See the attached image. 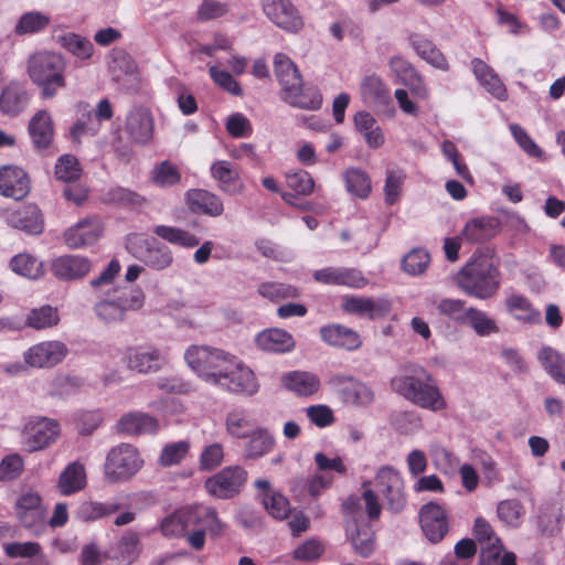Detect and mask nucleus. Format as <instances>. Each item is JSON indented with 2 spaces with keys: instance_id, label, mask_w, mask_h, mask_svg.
<instances>
[{
  "instance_id": "nucleus-6",
  "label": "nucleus",
  "mask_w": 565,
  "mask_h": 565,
  "mask_svg": "<svg viewBox=\"0 0 565 565\" xmlns=\"http://www.w3.org/2000/svg\"><path fill=\"white\" fill-rule=\"evenodd\" d=\"M127 250L154 270H164L173 263L171 249L154 238L132 235L127 241Z\"/></svg>"
},
{
  "instance_id": "nucleus-11",
  "label": "nucleus",
  "mask_w": 565,
  "mask_h": 565,
  "mask_svg": "<svg viewBox=\"0 0 565 565\" xmlns=\"http://www.w3.org/2000/svg\"><path fill=\"white\" fill-rule=\"evenodd\" d=\"M375 480V486L386 500L387 508L395 513L401 512L406 503L401 473L391 466H383L377 470Z\"/></svg>"
},
{
  "instance_id": "nucleus-36",
  "label": "nucleus",
  "mask_w": 565,
  "mask_h": 565,
  "mask_svg": "<svg viewBox=\"0 0 565 565\" xmlns=\"http://www.w3.org/2000/svg\"><path fill=\"white\" fill-rule=\"evenodd\" d=\"M29 134L35 148L44 149L53 140V122L46 110H39L29 122Z\"/></svg>"
},
{
  "instance_id": "nucleus-20",
  "label": "nucleus",
  "mask_w": 565,
  "mask_h": 565,
  "mask_svg": "<svg viewBox=\"0 0 565 565\" xmlns=\"http://www.w3.org/2000/svg\"><path fill=\"white\" fill-rule=\"evenodd\" d=\"M111 79L122 90H134L139 84V73L135 61L124 51L115 52L109 64Z\"/></svg>"
},
{
  "instance_id": "nucleus-23",
  "label": "nucleus",
  "mask_w": 565,
  "mask_h": 565,
  "mask_svg": "<svg viewBox=\"0 0 565 565\" xmlns=\"http://www.w3.org/2000/svg\"><path fill=\"white\" fill-rule=\"evenodd\" d=\"M7 222L10 226L31 235H39L43 231V217L35 204H28L9 212Z\"/></svg>"
},
{
  "instance_id": "nucleus-49",
  "label": "nucleus",
  "mask_w": 565,
  "mask_h": 565,
  "mask_svg": "<svg viewBox=\"0 0 565 565\" xmlns=\"http://www.w3.org/2000/svg\"><path fill=\"white\" fill-rule=\"evenodd\" d=\"M10 267L18 275L30 279H38L44 274L42 263L26 253L15 255L10 262Z\"/></svg>"
},
{
  "instance_id": "nucleus-50",
  "label": "nucleus",
  "mask_w": 565,
  "mask_h": 565,
  "mask_svg": "<svg viewBox=\"0 0 565 565\" xmlns=\"http://www.w3.org/2000/svg\"><path fill=\"white\" fill-rule=\"evenodd\" d=\"M462 323L469 324L480 337H487L499 331L493 319H491L484 311L473 307L467 309V315Z\"/></svg>"
},
{
  "instance_id": "nucleus-60",
  "label": "nucleus",
  "mask_w": 565,
  "mask_h": 565,
  "mask_svg": "<svg viewBox=\"0 0 565 565\" xmlns=\"http://www.w3.org/2000/svg\"><path fill=\"white\" fill-rule=\"evenodd\" d=\"M430 263L429 254L423 248H414L402 259L403 270L411 276H419Z\"/></svg>"
},
{
  "instance_id": "nucleus-33",
  "label": "nucleus",
  "mask_w": 565,
  "mask_h": 565,
  "mask_svg": "<svg viewBox=\"0 0 565 565\" xmlns=\"http://www.w3.org/2000/svg\"><path fill=\"white\" fill-rule=\"evenodd\" d=\"M29 104V94L26 88L20 83H10L0 94V111L17 116Z\"/></svg>"
},
{
  "instance_id": "nucleus-59",
  "label": "nucleus",
  "mask_w": 565,
  "mask_h": 565,
  "mask_svg": "<svg viewBox=\"0 0 565 565\" xmlns=\"http://www.w3.org/2000/svg\"><path fill=\"white\" fill-rule=\"evenodd\" d=\"M105 201L121 206H141L146 199L139 193L122 186H113L105 193Z\"/></svg>"
},
{
  "instance_id": "nucleus-7",
  "label": "nucleus",
  "mask_w": 565,
  "mask_h": 565,
  "mask_svg": "<svg viewBox=\"0 0 565 565\" xmlns=\"http://www.w3.org/2000/svg\"><path fill=\"white\" fill-rule=\"evenodd\" d=\"M282 90V99L292 107L317 110L321 107L322 96L316 87L303 88L298 68L277 77Z\"/></svg>"
},
{
  "instance_id": "nucleus-45",
  "label": "nucleus",
  "mask_w": 565,
  "mask_h": 565,
  "mask_svg": "<svg viewBox=\"0 0 565 565\" xmlns=\"http://www.w3.org/2000/svg\"><path fill=\"white\" fill-rule=\"evenodd\" d=\"M497 515L505 526L518 529L523 523L525 509L519 500L507 499L498 503Z\"/></svg>"
},
{
  "instance_id": "nucleus-1",
  "label": "nucleus",
  "mask_w": 565,
  "mask_h": 565,
  "mask_svg": "<svg viewBox=\"0 0 565 565\" xmlns=\"http://www.w3.org/2000/svg\"><path fill=\"white\" fill-rule=\"evenodd\" d=\"M391 387L396 394L420 408L439 412L447 407L436 380L419 365L404 367L391 380Z\"/></svg>"
},
{
  "instance_id": "nucleus-21",
  "label": "nucleus",
  "mask_w": 565,
  "mask_h": 565,
  "mask_svg": "<svg viewBox=\"0 0 565 565\" xmlns=\"http://www.w3.org/2000/svg\"><path fill=\"white\" fill-rule=\"evenodd\" d=\"M316 281L327 285L345 286L349 288H363L367 279L355 268L326 267L313 273Z\"/></svg>"
},
{
  "instance_id": "nucleus-22",
  "label": "nucleus",
  "mask_w": 565,
  "mask_h": 565,
  "mask_svg": "<svg viewBox=\"0 0 565 565\" xmlns=\"http://www.w3.org/2000/svg\"><path fill=\"white\" fill-rule=\"evenodd\" d=\"M30 191V181L26 173L17 166L0 168V193L3 196L21 200Z\"/></svg>"
},
{
  "instance_id": "nucleus-27",
  "label": "nucleus",
  "mask_w": 565,
  "mask_h": 565,
  "mask_svg": "<svg viewBox=\"0 0 565 565\" xmlns=\"http://www.w3.org/2000/svg\"><path fill=\"white\" fill-rule=\"evenodd\" d=\"M342 307L349 313L364 316L371 319L386 315L391 308L387 300L358 296L343 298Z\"/></svg>"
},
{
  "instance_id": "nucleus-24",
  "label": "nucleus",
  "mask_w": 565,
  "mask_h": 565,
  "mask_svg": "<svg viewBox=\"0 0 565 565\" xmlns=\"http://www.w3.org/2000/svg\"><path fill=\"white\" fill-rule=\"evenodd\" d=\"M92 268L88 258L81 255H65L53 260L54 276L63 280H75L86 276Z\"/></svg>"
},
{
  "instance_id": "nucleus-34",
  "label": "nucleus",
  "mask_w": 565,
  "mask_h": 565,
  "mask_svg": "<svg viewBox=\"0 0 565 565\" xmlns=\"http://www.w3.org/2000/svg\"><path fill=\"white\" fill-rule=\"evenodd\" d=\"M255 342L260 350L275 353L288 352L295 347L291 334L277 328L259 332Z\"/></svg>"
},
{
  "instance_id": "nucleus-30",
  "label": "nucleus",
  "mask_w": 565,
  "mask_h": 565,
  "mask_svg": "<svg viewBox=\"0 0 565 565\" xmlns=\"http://www.w3.org/2000/svg\"><path fill=\"white\" fill-rule=\"evenodd\" d=\"M158 427V420L142 412L127 413L116 424L117 431L126 435L152 434Z\"/></svg>"
},
{
  "instance_id": "nucleus-38",
  "label": "nucleus",
  "mask_w": 565,
  "mask_h": 565,
  "mask_svg": "<svg viewBox=\"0 0 565 565\" xmlns=\"http://www.w3.org/2000/svg\"><path fill=\"white\" fill-rule=\"evenodd\" d=\"M537 361L552 380L565 385V356L561 352L550 345H543L537 352Z\"/></svg>"
},
{
  "instance_id": "nucleus-43",
  "label": "nucleus",
  "mask_w": 565,
  "mask_h": 565,
  "mask_svg": "<svg viewBox=\"0 0 565 565\" xmlns=\"http://www.w3.org/2000/svg\"><path fill=\"white\" fill-rule=\"evenodd\" d=\"M249 440L244 446V457L257 459L271 451L275 439L267 429L258 428L248 435Z\"/></svg>"
},
{
  "instance_id": "nucleus-57",
  "label": "nucleus",
  "mask_w": 565,
  "mask_h": 565,
  "mask_svg": "<svg viewBox=\"0 0 565 565\" xmlns=\"http://www.w3.org/2000/svg\"><path fill=\"white\" fill-rule=\"evenodd\" d=\"M481 565H516L513 553L502 554V544L499 539L493 544L486 545L481 550Z\"/></svg>"
},
{
  "instance_id": "nucleus-18",
  "label": "nucleus",
  "mask_w": 565,
  "mask_h": 565,
  "mask_svg": "<svg viewBox=\"0 0 565 565\" xmlns=\"http://www.w3.org/2000/svg\"><path fill=\"white\" fill-rule=\"evenodd\" d=\"M419 521L425 536L433 543L440 542L448 533V516L437 503L430 502L422 507Z\"/></svg>"
},
{
  "instance_id": "nucleus-42",
  "label": "nucleus",
  "mask_w": 565,
  "mask_h": 565,
  "mask_svg": "<svg viewBox=\"0 0 565 565\" xmlns=\"http://www.w3.org/2000/svg\"><path fill=\"white\" fill-rule=\"evenodd\" d=\"M56 43L78 60H87L94 53L90 40L74 32L57 35Z\"/></svg>"
},
{
  "instance_id": "nucleus-15",
  "label": "nucleus",
  "mask_w": 565,
  "mask_h": 565,
  "mask_svg": "<svg viewBox=\"0 0 565 565\" xmlns=\"http://www.w3.org/2000/svg\"><path fill=\"white\" fill-rule=\"evenodd\" d=\"M265 15L278 28L287 32H298L303 20L290 0H263Z\"/></svg>"
},
{
  "instance_id": "nucleus-46",
  "label": "nucleus",
  "mask_w": 565,
  "mask_h": 565,
  "mask_svg": "<svg viewBox=\"0 0 565 565\" xmlns=\"http://www.w3.org/2000/svg\"><path fill=\"white\" fill-rule=\"evenodd\" d=\"M119 509L118 503L84 501L78 505L75 516L83 522H92L116 513Z\"/></svg>"
},
{
  "instance_id": "nucleus-2",
  "label": "nucleus",
  "mask_w": 565,
  "mask_h": 565,
  "mask_svg": "<svg viewBox=\"0 0 565 565\" xmlns=\"http://www.w3.org/2000/svg\"><path fill=\"white\" fill-rule=\"evenodd\" d=\"M457 286L470 297L487 300L497 295L501 285L498 262L489 250H477L456 277Z\"/></svg>"
},
{
  "instance_id": "nucleus-41",
  "label": "nucleus",
  "mask_w": 565,
  "mask_h": 565,
  "mask_svg": "<svg viewBox=\"0 0 565 565\" xmlns=\"http://www.w3.org/2000/svg\"><path fill=\"white\" fill-rule=\"evenodd\" d=\"M505 307L509 313L522 323L536 324L541 322L540 311L534 309L524 296L511 295L505 301Z\"/></svg>"
},
{
  "instance_id": "nucleus-44",
  "label": "nucleus",
  "mask_w": 565,
  "mask_h": 565,
  "mask_svg": "<svg viewBox=\"0 0 565 565\" xmlns=\"http://www.w3.org/2000/svg\"><path fill=\"white\" fill-rule=\"evenodd\" d=\"M153 233L170 244L184 248H192L200 244V238L198 236L179 227L157 225L153 228Z\"/></svg>"
},
{
  "instance_id": "nucleus-58",
  "label": "nucleus",
  "mask_w": 565,
  "mask_h": 565,
  "mask_svg": "<svg viewBox=\"0 0 565 565\" xmlns=\"http://www.w3.org/2000/svg\"><path fill=\"white\" fill-rule=\"evenodd\" d=\"M258 294L271 301H280L288 298L299 297V290L295 286L277 281L260 284L258 287Z\"/></svg>"
},
{
  "instance_id": "nucleus-35",
  "label": "nucleus",
  "mask_w": 565,
  "mask_h": 565,
  "mask_svg": "<svg viewBox=\"0 0 565 565\" xmlns=\"http://www.w3.org/2000/svg\"><path fill=\"white\" fill-rule=\"evenodd\" d=\"M86 471L83 463L74 461L68 463L61 472L57 480V489L63 495L79 492L86 487Z\"/></svg>"
},
{
  "instance_id": "nucleus-12",
  "label": "nucleus",
  "mask_w": 565,
  "mask_h": 565,
  "mask_svg": "<svg viewBox=\"0 0 565 565\" xmlns=\"http://www.w3.org/2000/svg\"><path fill=\"white\" fill-rule=\"evenodd\" d=\"M15 515L20 523L39 534L45 527V509L39 493L26 491L15 501Z\"/></svg>"
},
{
  "instance_id": "nucleus-55",
  "label": "nucleus",
  "mask_w": 565,
  "mask_h": 565,
  "mask_svg": "<svg viewBox=\"0 0 565 565\" xmlns=\"http://www.w3.org/2000/svg\"><path fill=\"white\" fill-rule=\"evenodd\" d=\"M539 527L544 534L554 535L561 531L564 520L563 511L556 505H544L539 513Z\"/></svg>"
},
{
  "instance_id": "nucleus-52",
  "label": "nucleus",
  "mask_w": 565,
  "mask_h": 565,
  "mask_svg": "<svg viewBox=\"0 0 565 565\" xmlns=\"http://www.w3.org/2000/svg\"><path fill=\"white\" fill-rule=\"evenodd\" d=\"M140 548L139 534L134 531H128L118 542L116 558L119 561L120 565H129L138 557Z\"/></svg>"
},
{
  "instance_id": "nucleus-9",
  "label": "nucleus",
  "mask_w": 565,
  "mask_h": 565,
  "mask_svg": "<svg viewBox=\"0 0 565 565\" xmlns=\"http://www.w3.org/2000/svg\"><path fill=\"white\" fill-rule=\"evenodd\" d=\"M231 366L226 367L224 376L220 377L217 385L231 393L253 396L259 390V384L254 372L235 355L232 358Z\"/></svg>"
},
{
  "instance_id": "nucleus-40",
  "label": "nucleus",
  "mask_w": 565,
  "mask_h": 565,
  "mask_svg": "<svg viewBox=\"0 0 565 565\" xmlns=\"http://www.w3.org/2000/svg\"><path fill=\"white\" fill-rule=\"evenodd\" d=\"M51 23L49 14L42 11H28L20 15L13 28L15 35H33L41 33L47 29Z\"/></svg>"
},
{
  "instance_id": "nucleus-10",
  "label": "nucleus",
  "mask_w": 565,
  "mask_h": 565,
  "mask_svg": "<svg viewBox=\"0 0 565 565\" xmlns=\"http://www.w3.org/2000/svg\"><path fill=\"white\" fill-rule=\"evenodd\" d=\"M247 472L239 466H231L205 481L207 492L218 499H230L239 493L246 482Z\"/></svg>"
},
{
  "instance_id": "nucleus-51",
  "label": "nucleus",
  "mask_w": 565,
  "mask_h": 565,
  "mask_svg": "<svg viewBox=\"0 0 565 565\" xmlns=\"http://www.w3.org/2000/svg\"><path fill=\"white\" fill-rule=\"evenodd\" d=\"M252 424L248 412L244 408H234L226 414L225 429L235 438H247Z\"/></svg>"
},
{
  "instance_id": "nucleus-14",
  "label": "nucleus",
  "mask_w": 565,
  "mask_h": 565,
  "mask_svg": "<svg viewBox=\"0 0 565 565\" xmlns=\"http://www.w3.org/2000/svg\"><path fill=\"white\" fill-rule=\"evenodd\" d=\"M68 353L67 347L56 340L43 341L30 347L23 354L26 365L36 369H49L61 363Z\"/></svg>"
},
{
  "instance_id": "nucleus-53",
  "label": "nucleus",
  "mask_w": 565,
  "mask_h": 565,
  "mask_svg": "<svg viewBox=\"0 0 565 565\" xmlns=\"http://www.w3.org/2000/svg\"><path fill=\"white\" fill-rule=\"evenodd\" d=\"M60 321L56 308L42 306L33 309L26 317L25 324L35 330H42L55 327Z\"/></svg>"
},
{
  "instance_id": "nucleus-64",
  "label": "nucleus",
  "mask_w": 565,
  "mask_h": 565,
  "mask_svg": "<svg viewBox=\"0 0 565 565\" xmlns=\"http://www.w3.org/2000/svg\"><path fill=\"white\" fill-rule=\"evenodd\" d=\"M286 182L288 188L299 195H309L315 189V181L312 177L305 170L287 172Z\"/></svg>"
},
{
  "instance_id": "nucleus-48",
  "label": "nucleus",
  "mask_w": 565,
  "mask_h": 565,
  "mask_svg": "<svg viewBox=\"0 0 565 565\" xmlns=\"http://www.w3.org/2000/svg\"><path fill=\"white\" fill-rule=\"evenodd\" d=\"M343 180L345 182L347 190L360 198L365 199L371 193V180L366 172L356 169L350 168L343 172Z\"/></svg>"
},
{
  "instance_id": "nucleus-54",
  "label": "nucleus",
  "mask_w": 565,
  "mask_h": 565,
  "mask_svg": "<svg viewBox=\"0 0 565 565\" xmlns=\"http://www.w3.org/2000/svg\"><path fill=\"white\" fill-rule=\"evenodd\" d=\"M181 180V172L175 164L164 160L151 170V181L160 188H170Z\"/></svg>"
},
{
  "instance_id": "nucleus-62",
  "label": "nucleus",
  "mask_w": 565,
  "mask_h": 565,
  "mask_svg": "<svg viewBox=\"0 0 565 565\" xmlns=\"http://www.w3.org/2000/svg\"><path fill=\"white\" fill-rule=\"evenodd\" d=\"M262 502L268 513L275 519L284 520L290 513L288 499L279 492L264 493Z\"/></svg>"
},
{
  "instance_id": "nucleus-29",
  "label": "nucleus",
  "mask_w": 565,
  "mask_h": 565,
  "mask_svg": "<svg viewBox=\"0 0 565 565\" xmlns=\"http://www.w3.org/2000/svg\"><path fill=\"white\" fill-rule=\"evenodd\" d=\"M320 335L327 344L349 351L356 350L362 345L360 334L341 324L322 327Z\"/></svg>"
},
{
  "instance_id": "nucleus-8",
  "label": "nucleus",
  "mask_w": 565,
  "mask_h": 565,
  "mask_svg": "<svg viewBox=\"0 0 565 565\" xmlns=\"http://www.w3.org/2000/svg\"><path fill=\"white\" fill-rule=\"evenodd\" d=\"M61 434L57 420L47 417L30 418L23 426V445L29 452H34L55 443Z\"/></svg>"
},
{
  "instance_id": "nucleus-19",
  "label": "nucleus",
  "mask_w": 565,
  "mask_h": 565,
  "mask_svg": "<svg viewBox=\"0 0 565 565\" xmlns=\"http://www.w3.org/2000/svg\"><path fill=\"white\" fill-rule=\"evenodd\" d=\"M103 234V223L98 217H87L64 233L65 244L70 248H82L96 243Z\"/></svg>"
},
{
  "instance_id": "nucleus-13",
  "label": "nucleus",
  "mask_w": 565,
  "mask_h": 565,
  "mask_svg": "<svg viewBox=\"0 0 565 565\" xmlns=\"http://www.w3.org/2000/svg\"><path fill=\"white\" fill-rule=\"evenodd\" d=\"M122 362L127 370L138 374L158 372L164 359L160 350L152 345H136L126 349Z\"/></svg>"
},
{
  "instance_id": "nucleus-32",
  "label": "nucleus",
  "mask_w": 565,
  "mask_h": 565,
  "mask_svg": "<svg viewBox=\"0 0 565 565\" xmlns=\"http://www.w3.org/2000/svg\"><path fill=\"white\" fill-rule=\"evenodd\" d=\"M282 385L297 395L310 396L316 394L321 386L319 377L307 371H291L282 375Z\"/></svg>"
},
{
  "instance_id": "nucleus-17",
  "label": "nucleus",
  "mask_w": 565,
  "mask_h": 565,
  "mask_svg": "<svg viewBox=\"0 0 565 565\" xmlns=\"http://www.w3.org/2000/svg\"><path fill=\"white\" fill-rule=\"evenodd\" d=\"M329 383L338 390L342 399L348 404L366 406L374 399L371 387L351 376L335 374L330 377Z\"/></svg>"
},
{
  "instance_id": "nucleus-4",
  "label": "nucleus",
  "mask_w": 565,
  "mask_h": 565,
  "mask_svg": "<svg viewBox=\"0 0 565 565\" xmlns=\"http://www.w3.org/2000/svg\"><path fill=\"white\" fill-rule=\"evenodd\" d=\"M234 355L209 345H190L184 352L189 367L202 380L215 384L224 376Z\"/></svg>"
},
{
  "instance_id": "nucleus-47",
  "label": "nucleus",
  "mask_w": 565,
  "mask_h": 565,
  "mask_svg": "<svg viewBox=\"0 0 565 565\" xmlns=\"http://www.w3.org/2000/svg\"><path fill=\"white\" fill-rule=\"evenodd\" d=\"M361 94L366 103L383 104L390 100V92L376 75L365 76L361 83Z\"/></svg>"
},
{
  "instance_id": "nucleus-28",
  "label": "nucleus",
  "mask_w": 565,
  "mask_h": 565,
  "mask_svg": "<svg viewBox=\"0 0 565 565\" xmlns=\"http://www.w3.org/2000/svg\"><path fill=\"white\" fill-rule=\"evenodd\" d=\"M211 175L218 182V188L230 195L241 194L244 190V183L239 178V172L226 160L215 161L211 166Z\"/></svg>"
},
{
  "instance_id": "nucleus-3",
  "label": "nucleus",
  "mask_w": 565,
  "mask_h": 565,
  "mask_svg": "<svg viewBox=\"0 0 565 565\" xmlns=\"http://www.w3.org/2000/svg\"><path fill=\"white\" fill-rule=\"evenodd\" d=\"M66 57L56 51L40 50L26 60V74L31 82L39 87L44 99L56 96L60 89L66 87Z\"/></svg>"
},
{
  "instance_id": "nucleus-61",
  "label": "nucleus",
  "mask_w": 565,
  "mask_h": 565,
  "mask_svg": "<svg viewBox=\"0 0 565 565\" xmlns=\"http://www.w3.org/2000/svg\"><path fill=\"white\" fill-rule=\"evenodd\" d=\"M94 311L96 316L106 323H119L126 319L124 312L113 296L96 302L94 306Z\"/></svg>"
},
{
  "instance_id": "nucleus-37",
  "label": "nucleus",
  "mask_w": 565,
  "mask_h": 565,
  "mask_svg": "<svg viewBox=\"0 0 565 565\" xmlns=\"http://www.w3.org/2000/svg\"><path fill=\"white\" fill-rule=\"evenodd\" d=\"M472 72L478 82L495 98L503 100L507 98V89L494 71L480 58L471 61Z\"/></svg>"
},
{
  "instance_id": "nucleus-5",
  "label": "nucleus",
  "mask_w": 565,
  "mask_h": 565,
  "mask_svg": "<svg viewBox=\"0 0 565 565\" xmlns=\"http://www.w3.org/2000/svg\"><path fill=\"white\" fill-rule=\"evenodd\" d=\"M143 466L139 450L131 444H119L109 449L104 463V476L111 483L130 480Z\"/></svg>"
},
{
  "instance_id": "nucleus-39",
  "label": "nucleus",
  "mask_w": 565,
  "mask_h": 565,
  "mask_svg": "<svg viewBox=\"0 0 565 565\" xmlns=\"http://www.w3.org/2000/svg\"><path fill=\"white\" fill-rule=\"evenodd\" d=\"M497 221L490 217H478L468 221L461 231V237L469 243H481L497 233Z\"/></svg>"
},
{
  "instance_id": "nucleus-63",
  "label": "nucleus",
  "mask_w": 565,
  "mask_h": 565,
  "mask_svg": "<svg viewBox=\"0 0 565 565\" xmlns=\"http://www.w3.org/2000/svg\"><path fill=\"white\" fill-rule=\"evenodd\" d=\"M189 449L190 444L186 440L168 444L163 447L160 454L159 463L162 467L178 465L185 458Z\"/></svg>"
},
{
  "instance_id": "nucleus-26",
  "label": "nucleus",
  "mask_w": 565,
  "mask_h": 565,
  "mask_svg": "<svg viewBox=\"0 0 565 565\" xmlns=\"http://www.w3.org/2000/svg\"><path fill=\"white\" fill-rule=\"evenodd\" d=\"M185 196L190 210L194 213L216 217L224 212L221 198L207 190L192 189L186 192Z\"/></svg>"
},
{
  "instance_id": "nucleus-56",
  "label": "nucleus",
  "mask_w": 565,
  "mask_h": 565,
  "mask_svg": "<svg viewBox=\"0 0 565 565\" xmlns=\"http://www.w3.org/2000/svg\"><path fill=\"white\" fill-rule=\"evenodd\" d=\"M113 297L116 299L125 317L128 312L138 311L145 303V294L137 287H127L117 290Z\"/></svg>"
},
{
  "instance_id": "nucleus-16",
  "label": "nucleus",
  "mask_w": 565,
  "mask_h": 565,
  "mask_svg": "<svg viewBox=\"0 0 565 565\" xmlns=\"http://www.w3.org/2000/svg\"><path fill=\"white\" fill-rule=\"evenodd\" d=\"M369 484V482L363 483L365 489L362 498L352 495L343 503V511L347 515V526L350 524L353 527H360V524H364L365 516L362 501L365 504L366 513L370 519H377L380 516L382 510L381 504L373 490L366 488Z\"/></svg>"
},
{
  "instance_id": "nucleus-25",
  "label": "nucleus",
  "mask_w": 565,
  "mask_h": 565,
  "mask_svg": "<svg viewBox=\"0 0 565 565\" xmlns=\"http://www.w3.org/2000/svg\"><path fill=\"white\" fill-rule=\"evenodd\" d=\"M126 131L136 142L148 143L153 134V119L150 113L141 107L130 110L126 119Z\"/></svg>"
},
{
  "instance_id": "nucleus-31",
  "label": "nucleus",
  "mask_w": 565,
  "mask_h": 565,
  "mask_svg": "<svg viewBox=\"0 0 565 565\" xmlns=\"http://www.w3.org/2000/svg\"><path fill=\"white\" fill-rule=\"evenodd\" d=\"M409 42L418 56L433 67L443 72L449 71V63L446 56L429 39L422 34L413 33L409 35Z\"/></svg>"
}]
</instances>
